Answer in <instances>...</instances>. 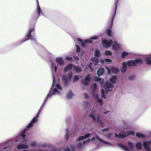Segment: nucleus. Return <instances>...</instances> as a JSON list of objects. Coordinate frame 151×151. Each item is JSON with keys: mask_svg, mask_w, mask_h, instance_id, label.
<instances>
[{"mask_svg": "<svg viewBox=\"0 0 151 151\" xmlns=\"http://www.w3.org/2000/svg\"><path fill=\"white\" fill-rule=\"evenodd\" d=\"M112 134L111 133H109L106 135V136L109 138H111V137Z\"/></svg>", "mask_w": 151, "mask_h": 151, "instance_id": "obj_47", "label": "nucleus"}, {"mask_svg": "<svg viewBox=\"0 0 151 151\" xmlns=\"http://www.w3.org/2000/svg\"><path fill=\"white\" fill-rule=\"evenodd\" d=\"M75 48L76 50V51L78 52L80 51V48L79 46L76 45H75Z\"/></svg>", "mask_w": 151, "mask_h": 151, "instance_id": "obj_44", "label": "nucleus"}, {"mask_svg": "<svg viewBox=\"0 0 151 151\" xmlns=\"http://www.w3.org/2000/svg\"><path fill=\"white\" fill-rule=\"evenodd\" d=\"M111 71L115 73H116L119 71V69L114 67H111Z\"/></svg>", "mask_w": 151, "mask_h": 151, "instance_id": "obj_27", "label": "nucleus"}, {"mask_svg": "<svg viewBox=\"0 0 151 151\" xmlns=\"http://www.w3.org/2000/svg\"><path fill=\"white\" fill-rule=\"evenodd\" d=\"M24 132L18 137V138H20L19 140L18 139L15 140L16 142H17L20 140L21 143L16 147V149L19 151H20L21 150L23 149H27L29 147L27 141L24 138L26 135L24 134Z\"/></svg>", "mask_w": 151, "mask_h": 151, "instance_id": "obj_5", "label": "nucleus"}, {"mask_svg": "<svg viewBox=\"0 0 151 151\" xmlns=\"http://www.w3.org/2000/svg\"><path fill=\"white\" fill-rule=\"evenodd\" d=\"M68 129H66V134L65 135V137L66 139L68 140Z\"/></svg>", "mask_w": 151, "mask_h": 151, "instance_id": "obj_43", "label": "nucleus"}, {"mask_svg": "<svg viewBox=\"0 0 151 151\" xmlns=\"http://www.w3.org/2000/svg\"><path fill=\"white\" fill-rule=\"evenodd\" d=\"M30 145L32 147H37V142L35 141H32L31 142Z\"/></svg>", "mask_w": 151, "mask_h": 151, "instance_id": "obj_36", "label": "nucleus"}, {"mask_svg": "<svg viewBox=\"0 0 151 151\" xmlns=\"http://www.w3.org/2000/svg\"><path fill=\"white\" fill-rule=\"evenodd\" d=\"M122 47V46L120 44L117 43L116 41H114V43L112 46V49L114 51L115 53L118 54L121 49Z\"/></svg>", "mask_w": 151, "mask_h": 151, "instance_id": "obj_8", "label": "nucleus"}, {"mask_svg": "<svg viewBox=\"0 0 151 151\" xmlns=\"http://www.w3.org/2000/svg\"><path fill=\"white\" fill-rule=\"evenodd\" d=\"M102 43L103 46L107 49L111 46L113 43V42L111 40H109L106 39H103L102 41Z\"/></svg>", "mask_w": 151, "mask_h": 151, "instance_id": "obj_10", "label": "nucleus"}, {"mask_svg": "<svg viewBox=\"0 0 151 151\" xmlns=\"http://www.w3.org/2000/svg\"><path fill=\"white\" fill-rule=\"evenodd\" d=\"M64 151H70V150L68 147L65 148Z\"/></svg>", "mask_w": 151, "mask_h": 151, "instance_id": "obj_50", "label": "nucleus"}, {"mask_svg": "<svg viewBox=\"0 0 151 151\" xmlns=\"http://www.w3.org/2000/svg\"><path fill=\"white\" fill-rule=\"evenodd\" d=\"M91 60L93 62L90 63L89 65V68L92 70V67L93 65H98V63L99 60L98 58H93L91 59Z\"/></svg>", "mask_w": 151, "mask_h": 151, "instance_id": "obj_11", "label": "nucleus"}, {"mask_svg": "<svg viewBox=\"0 0 151 151\" xmlns=\"http://www.w3.org/2000/svg\"><path fill=\"white\" fill-rule=\"evenodd\" d=\"M109 114H108V116H109Z\"/></svg>", "mask_w": 151, "mask_h": 151, "instance_id": "obj_61", "label": "nucleus"}, {"mask_svg": "<svg viewBox=\"0 0 151 151\" xmlns=\"http://www.w3.org/2000/svg\"><path fill=\"white\" fill-rule=\"evenodd\" d=\"M109 129H110V128L109 127H108V128H107L103 129L102 131V132H104L105 131H108L109 130Z\"/></svg>", "mask_w": 151, "mask_h": 151, "instance_id": "obj_48", "label": "nucleus"}, {"mask_svg": "<svg viewBox=\"0 0 151 151\" xmlns=\"http://www.w3.org/2000/svg\"><path fill=\"white\" fill-rule=\"evenodd\" d=\"M101 96L104 98H106V96L104 94V90L102 89L101 90Z\"/></svg>", "mask_w": 151, "mask_h": 151, "instance_id": "obj_34", "label": "nucleus"}, {"mask_svg": "<svg viewBox=\"0 0 151 151\" xmlns=\"http://www.w3.org/2000/svg\"><path fill=\"white\" fill-rule=\"evenodd\" d=\"M65 59L68 60H72V58L70 57L69 55H68L66 56L65 57Z\"/></svg>", "mask_w": 151, "mask_h": 151, "instance_id": "obj_46", "label": "nucleus"}, {"mask_svg": "<svg viewBox=\"0 0 151 151\" xmlns=\"http://www.w3.org/2000/svg\"><path fill=\"white\" fill-rule=\"evenodd\" d=\"M111 90H109V91H111Z\"/></svg>", "mask_w": 151, "mask_h": 151, "instance_id": "obj_60", "label": "nucleus"}, {"mask_svg": "<svg viewBox=\"0 0 151 151\" xmlns=\"http://www.w3.org/2000/svg\"><path fill=\"white\" fill-rule=\"evenodd\" d=\"M123 66V68L122 69V72H124L127 68V65L126 62H124L122 63V64Z\"/></svg>", "mask_w": 151, "mask_h": 151, "instance_id": "obj_21", "label": "nucleus"}, {"mask_svg": "<svg viewBox=\"0 0 151 151\" xmlns=\"http://www.w3.org/2000/svg\"><path fill=\"white\" fill-rule=\"evenodd\" d=\"M105 93H106L107 94V91H106V92Z\"/></svg>", "mask_w": 151, "mask_h": 151, "instance_id": "obj_56", "label": "nucleus"}, {"mask_svg": "<svg viewBox=\"0 0 151 151\" xmlns=\"http://www.w3.org/2000/svg\"><path fill=\"white\" fill-rule=\"evenodd\" d=\"M97 87V84L96 83H94L93 84L92 88L93 91H94V90Z\"/></svg>", "mask_w": 151, "mask_h": 151, "instance_id": "obj_40", "label": "nucleus"}, {"mask_svg": "<svg viewBox=\"0 0 151 151\" xmlns=\"http://www.w3.org/2000/svg\"><path fill=\"white\" fill-rule=\"evenodd\" d=\"M111 27L109 28L106 31V32L108 34V35L109 37H111Z\"/></svg>", "mask_w": 151, "mask_h": 151, "instance_id": "obj_33", "label": "nucleus"}, {"mask_svg": "<svg viewBox=\"0 0 151 151\" xmlns=\"http://www.w3.org/2000/svg\"><path fill=\"white\" fill-rule=\"evenodd\" d=\"M90 140L91 139H87L86 140L83 142V145L87 144L90 141Z\"/></svg>", "mask_w": 151, "mask_h": 151, "instance_id": "obj_42", "label": "nucleus"}, {"mask_svg": "<svg viewBox=\"0 0 151 151\" xmlns=\"http://www.w3.org/2000/svg\"><path fill=\"white\" fill-rule=\"evenodd\" d=\"M115 137H117L118 136V135H117V134L115 133Z\"/></svg>", "mask_w": 151, "mask_h": 151, "instance_id": "obj_54", "label": "nucleus"}, {"mask_svg": "<svg viewBox=\"0 0 151 151\" xmlns=\"http://www.w3.org/2000/svg\"><path fill=\"white\" fill-rule=\"evenodd\" d=\"M41 146L43 147L46 148L49 147V145L46 143H43L41 144Z\"/></svg>", "mask_w": 151, "mask_h": 151, "instance_id": "obj_37", "label": "nucleus"}, {"mask_svg": "<svg viewBox=\"0 0 151 151\" xmlns=\"http://www.w3.org/2000/svg\"><path fill=\"white\" fill-rule=\"evenodd\" d=\"M34 31V29H31L30 30H29L28 33L26 35V37L27 38H29L31 37H32L33 36V35H31V33H32V35L33 33H32Z\"/></svg>", "mask_w": 151, "mask_h": 151, "instance_id": "obj_20", "label": "nucleus"}, {"mask_svg": "<svg viewBox=\"0 0 151 151\" xmlns=\"http://www.w3.org/2000/svg\"><path fill=\"white\" fill-rule=\"evenodd\" d=\"M118 0H116V2H115V13H114V14L113 16V17L112 19V21H111V27L112 26V24H113V20L114 19V16L116 14V9L117 6V3L118 1Z\"/></svg>", "mask_w": 151, "mask_h": 151, "instance_id": "obj_22", "label": "nucleus"}, {"mask_svg": "<svg viewBox=\"0 0 151 151\" xmlns=\"http://www.w3.org/2000/svg\"><path fill=\"white\" fill-rule=\"evenodd\" d=\"M27 39H25V40H24V41H23L22 42H25V41H27Z\"/></svg>", "mask_w": 151, "mask_h": 151, "instance_id": "obj_55", "label": "nucleus"}, {"mask_svg": "<svg viewBox=\"0 0 151 151\" xmlns=\"http://www.w3.org/2000/svg\"><path fill=\"white\" fill-rule=\"evenodd\" d=\"M73 94L70 90H69L67 94V97L68 98L70 99L73 96Z\"/></svg>", "mask_w": 151, "mask_h": 151, "instance_id": "obj_28", "label": "nucleus"}, {"mask_svg": "<svg viewBox=\"0 0 151 151\" xmlns=\"http://www.w3.org/2000/svg\"><path fill=\"white\" fill-rule=\"evenodd\" d=\"M117 145L118 147H120L126 151H130V150H132V143L130 142H129L128 143V145L130 148V149L123 144L118 143Z\"/></svg>", "mask_w": 151, "mask_h": 151, "instance_id": "obj_9", "label": "nucleus"}, {"mask_svg": "<svg viewBox=\"0 0 151 151\" xmlns=\"http://www.w3.org/2000/svg\"><path fill=\"white\" fill-rule=\"evenodd\" d=\"M72 72H69L68 75H63L62 76L63 81L65 86L68 85L69 81L70 80L72 76Z\"/></svg>", "mask_w": 151, "mask_h": 151, "instance_id": "obj_7", "label": "nucleus"}, {"mask_svg": "<svg viewBox=\"0 0 151 151\" xmlns=\"http://www.w3.org/2000/svg\"><path fill=\"white\" fill-rule=\"evenodd\" d=\"M37 119L34 117L32 119L30 122L28 124L26 127V129L24 130V132H25L26 130H27L30 127H32L34 124L37 122Z\"/></svg>", "mask_w": 151, "mask_h": 151, "instance_id": "obj_13", "label": "nucleus"}, {"mask_svg": "<svg viewBox=\"0 0 151 151\" xmlns=\"http://www.w3.org/2000/svg\"><path fill=\"white\" fill-rule=\"evenodd\" d=\"M130 53L128 52H123L122 53L121 57L122 58H126L130 55Z\"/></svg>", "mask_w": 151, "mask_h": 151, "instance_id": "obj_19", "label": "nucleus"}, {"mask_svg": "<svg viewBox=\"0 0 151 151\" xmlns=\"http://www.w3.org/2000/svg\"><path fill=\"white\" fill-rule=\"evenodd\" d=\"M96 81L100 83L101 86L103 88L105 89L111 88L113 87L114 85L109 82H107L104 83V79L97 78Z\"/></svg>", "mask_w": 151, "mask_h": 151, "instance_id": "obj_6", "label": "nucleus"}, {"mask_svg": "<svg viewBox=\"0 0 151 151\" xmlns=\"http://www.w3.org/2000/svg\"><path fill=\"white\" fill-rule=\"evenodd\" d=\"M83 145L81 142H80L77 144V147L78 148H82L83 147Z\"/></svg>", "mask_w": 151, "mask_h": 151, "instance_id": "obj_38", "label": "nucleus"}, {"mask_svg": "<svg viewBox=\"0 0 151 151\" xmlns=\"http://www.w3.org/2000/svg\"><path fill=\"white\" fill-rule=\"evenodd\" d=\"M101 63H105L106 64H109L112 62V60L109 59H105L104 60H101Z\"/></svg>", "mask_w": 151, "mask_h": 151, "instance_id": "obj_24", "label": "nucleus"}, {"mask_svg": "<svg viewBox=\"0 0 151 151\" xmlns=\"http://www.w3.org/2000/svg\"><path fill=\"white\" fill-rule=\"evenodd\" d=\"M97 39L98 37L97 36H93L91 37L89 39L85 40V41L86 42V43H89L90 44H91L93 42V41L92 40V39L96 40Z\"/></svg>", "mask_w": 151, "mask_h": 151, "instance_id": "obj_17", "label": "nucleus"}, {"mask_svg": "<svg viewBox=\"0 0 151 151\" xmlns=\"http://www.w3.org/2000/svg\"><path fill=\"white\" fill-rule=\"evenodd\" d=\"M105 68L108 71V73H110V70L109 69V68H108L107 67H106Z\"/></svg>", "mask_w": 151, "mask_h": 151, "instance_id": "obj_51", "label": "nucleus"}, {"mask_svg": "<svg viewBox=\"0 0 151 151\" xmlns=\"http://www.w3.org/2000/svg\"><path fill=\"white\" fill-rule=\"evenodd\" d=\"M109 112L110 111H107L106 112H104L103 113V114H106L107 113H109Z\"/></svg>", "mask_w": 151, "mask_h": 151, "instance_id": "obj_52", "label": "nucleus"}, {"mask_svg": "<svg viewBox=\"0 0 151 151\" xmlns=\"http://www.w3.org/2000/svg\"><path fill=\"white\" fill-rule=\"evenodd\" d=\"M94 55L95 56L97 57H99L100 56V51L98 49H96L95 50Z\"/></svg>", "mask_w": 151, "mask_h": 151, "instance_id": "obj_32", "label": "nucleus"}, {"mask_svg": "<svg viewBox=\"0 0 151 151\" xmlns=\"http://www.w3.org/2000/svg\"><path fill=\"white\" fill-rule=\"evenodd\" d=\"M104 71V68H100L97 71V74L99 76L101 75Z\"/></svg>", "mask_w": 151, "mask_h": 151, "instance_id": "obj_25", "label": "nucleus"}, {"mask_svg": "<svg viewBox=\"0 0 151 151\" xmlns=\"http://www.w3.org/2000/svg\"><path fill=\"white\" fill-rule=\"evenodd\" d=\"M34 42H35V40H34Z\"/></svg>", "mask_w": 151, "mask_h": 151, "instance_id": "obj_57", "label": "nucleus"}, {"mask_svg": "<svg viewBox=\"0 0 151 151\" xmlns=\"http://www.w3.org/2000/svg\"><path fill=\"white\" fill-rule=\"evenodd\" d=\"M37 3L38 7V9H37L38 13V14L39 16H40L41 13V14H42V11L41 10L40 8V7L38 0H37Z\"/></svg>", "mask_w": 151, "mask_h": 151, "instance_id": "obj_30", "label": "nucleus"}, {"mask_svg": "<svg viewBox=\"0 0 151 151\" xmlns=\"http://www.w3.org/2000/svg\"><path fill=\"white\" fill-rule=\"evenodd\" d=\"M127 64L129 67H131L132 66V60H131L129 61L127 63Z\"/></svg>", "mask_w": 151, "mask_h": 151, "instance_id": "obj_41", "label": "nucleus"}, {"mask_svg": "<svg viewBox=\"0 0 151 151\" xmlns=\"http://www.w3.org/2000/svg\"><path fill=\"white\" fill-rule=\"evenodd\" d=\"M83 105L85 109H87L90 106L89 104L87 101L84 102L83 103Z\"/></svg>", "mask_w": 151, "mask_h": 151, "instance_id": "obj_31", "label": "nucleus"}, {"mask_svg": "<svg viewBox=\"0 0 151 151\" xmlns=\"http://www.w3.org/2000/svg\"><path fill=\"white\" fill-rule=\"evenodd\" d=\"M105 54L106 55H111L112 54V52L110 51L107 50L105 52Z\"/></svg>", "mask_w": 151, "mask_h": 151, "instance_id": "obj_35", "label": "nucleus"}, {"mask_svg": "<svg viewBox=\"0 0 151 151\" xmlns=\"http://www.w3.org/2000/svg\"><path fill=\"white\" fill-rule=\"evenodd\" d=\"M128 128L127 127H127H125V128H126H126Z\"/></svg>", "mask_w": 151, "mask_h": 151, "instance_id": "obj_59", "label": "nucleus"}, {"mask_svg": "<svg viewBox=\"0 0 151 151\" xmlns=\"http://www.w3.org/2000/svg\"><path fill=\"white\" fill-rule=\"evenodd\" d=\"M76 40L77 43L80 42L81 43V45L83 47H84L85 46V44L86 43V42H85V41L84 42H83L81 40L79 39H76Z\"/></svg>", "mask_w": 151, "mask_h": 151, "instance_id": "obj_29", "label": "nucleus"}, {"mask_svg": "<svg viewBox=\"0 0 151 151\" xmlns=\"http://www.w3.org/2000/svg\"><path fill=\"white\" fill-rule=\"evenodd\" d=\"M73 68L78 73L81 72L82 70L81 68L80 67L76 65H74Z\"/></svg>", "mask_w": 151, "mask_h": 151, "instance_id": "obj_23", "label": "nucleus"}, {"mask_svg": "<svg viewBox=\"0 0 151 151\" xmlns=\"http://www.w3.org/2000/svg\"><path fill=\"white\" fill-rule=\"evenodd\" d=\"M79 79V77L78 76H76L74 77L73 81L74 82H76Z\"/></svg>", "mask_w": 151, "mask_h": 151, "instance_id": "obj_45", "label": "nucleus"}, {"mask_svg": "<svg viewBox=\"0 0 151 151\" xmlns=\"http://www.w3.org/2000/svg\"><path fill=\"white\" fill-rule=\"evenodd\" d=\"M74 65L72 64H69L67 65L64 69V71L65 72H67L71 70L73 68Z\"/></svg>", "mask_w": 151, "mask_h": 151, "instance_id": "obj_16", "label": "nucleus"}, {"mask_svg": "<svg viewBox=\"0 0 151 151\" xmlns=\"http://www.w3.org/2000/svg\"><path fill=\"white\" fill-rule=\"evenodd\" d=\"M55 83V80L53 76V82L52 87L49 92V93L47 95L44 101L42 106L40 108L39 111H38V113L36 115V116L35 118L38 119L39 117V115L40 113L41 110H42V108L45 104L47 99L51 96L53 94H59L61 92L62 88L58 84H56L55 86V88H54V86Z\"/></svg>", "mask_w": 151, "mask_h": 151, "instance_id": "obj_3", "label": "nucleus"}, {"mask_svg": "<svg viewBox=\"0 0 151 151\" xmlns=\"http://www.w3.org/2000/svg\"><path fill=\"white\" fill-rule=\"evenodd\" d=\"M73 58L75 59H76V60H79V58H78V57L76 55L74 56Z\"/></svg>", "mask_w": 151, "mask_h": 151, "instance_id": "obj_49", "label": "nucleus"}, {"mask_svg": "<svg viewBox=\"0 0 151 151\" xmlns=\"http://www.w3.org/2000/svg\"><path fill=\"white\" fill-rule=\"evenodd\" d=\"M55 83V80L53 76V82L52 87L49 92V93L47 95L44 101L42 106L40 108L39 111H38V113L36 115V116L35 118L38 119L39 117V115L40 113L41 110H42V108L45 104L47 99L51 96L53 94H59L61 92L62 88L58 84H56L55 86V88H54V86Z\"/></svg>", "mask_w": 151, "mask_h": 151, "instance_id": "obj_2", "label": "nucleus"}, {"mask_svg": "<svg viewBox=\"0 0 151 151\" xmlns=\"http://www.w3.org/2000/svg\"><path fill=\"white\" fill-rule=\"evenodd\" d=\"M55 61L59 66H63L64 65V62L62 57H57L55 59Z\"/></svg>", "mask_w": 151, "mask_h": 151, "instance_id": "obj_14", "label": "nucleus"}, {"mask_svg": "<svg viewBox=\"0 0 151 151\" xmlns=\"http://www.w3.org/2000/svg\"><path fill=\"white\" fill-rule=\"evenodd\" d=\"M91 134H93V135H96V138L95 137H93L91 139V140L92 141L95 140L94 142L95 143L98 144L99 143V142H103L107 145L110 146L112 145L111 143L107 142L105 141L104 140L102 139L99 138V136L97 135V134H96L94 132H93L91 134L88 133L85 134L84 136H81L78 137V139H77V141H79L83 139L88 138L91 136Z\"/></svg>", "mask_w": 151, "mask_h": 151, "instance_id": "obj_4", "label": "nucleus"}, {"mask_svg": "<svg viewBox=\"0 0 151 151\" xmlns=\"http://www.w3.org/2000/svg\"><path fill=\"white\" fill-rule=\"evenodd\" d=\"M130 128V127H129V128Z\"/></svg>", "mask_w": 151, "mask_h": 151, "instance_id": "obj_58", "label": "nucleus"}, {"mask_svg": "<svg viewBox=\"0 0 151 151\" xmlns=\"http://www.w3.org/2000/svg\"><path fill=\"white\" fill-rule=\"evenodd\" d=\"M5 143H3L0 145V148L1 149L0 151H5V150H7L9 148V147L5 146Z\"/></svg>", "mask_w": 151, "mask_h": 151, "instance_id": "obj_18", "label": "nucleus"}, {"mask_svg": "<svg viewBox=\"0 0 151 151\" xmlns=\"http://www.w3.org/2000/svg\"><path fill=\"white\" fill-rule=\"evenodd\" d=\"M52 69H54V71L55 72H56L57 69V67L56 66V65L55 64L52 63Z\"/></svg>", "mask_w": 151, "mask_h": 151, "instance_id": "obj_39", "label": "nucleus"}, {"mask_svg": "<svg viewBox=\"0 0 151 151\" xmlns=\"http://www.w3.org/2000/svg\"><path fill=\"white\" fill-rule=\"evenodd\" d=\"M90 79V75L88 74L86 76L84 79L82 81L83 84L84 85H89Z\"/></svg>", "mask_w": 151, "mask_h": 151, "instance_id": "obj_12", "label": "nucleus"}, {"mask_svg": "<svg viewBox=\"0 0 151 151\" xmlns=\"http://www.w3.org/2000/svg\"><path fill=\"white\" fill-rule=\"evenodd\" d=\"M84 95H85V98H88V96L87 94H86V93H85Z\"/></svg>", "mask_w": 151, "mask_h": 151, "instance_id": "obj_53", "label": "nucleus"}, {"mask_svg": "<svg viewBox=\"0 0 151 151\" xmlns=\"http://www.w3.org/2000/svg\"><path fill=\"white\" fill-rule=\"evenodd\" d=\"M132 133V131H130L129 132H127V133L124 132H122L119 134L118 135V137L119 138H121L122 137H125L127 136H128L130 134H131Z\"/></svg>", "mask_w": 151, "mask_h": 151, "instance_id": "obj_15", "label": "nucleus"}, {"mask_svg": "<svg viewBox=\"0 0 151 151\" xmlns=\"http://www.w3.org/2000/svg\"><path fill=\"white\" fill-rule=\"evenodd\" d=\"M116 79V76H112L110 79V81L113 84H114Z\"/></svg>", "mask_w": 151, "mask_h": 151, "instance_id": "obj_26", "label": "nucleus"}, {"mask_svg": "<svg viewBox=\"0 0 151 151\" xmlns=\"http://www.w3.org/2000/svg\"><path fill=\"white\" fill-rule=\"evenodd\" d=\"M94 97L95 98L98 103H99V108L98 109L97 106H96L93 107L90 116L92 118L94 122H97L101 127H103L104 126V123L99 118V116L101 113V110L100 109V107H101L103 105V100L101 99H99V95L98 94H95L94 95Z\"/></svg>", "mask_w": 151, "mask_h": 151, "instance_id": "obj_1", "label": "nucleus"}]
</instances>
